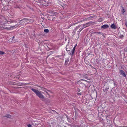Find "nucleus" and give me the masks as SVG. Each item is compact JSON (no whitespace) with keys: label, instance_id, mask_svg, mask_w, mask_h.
Here are the masks:
<instances>
[{"label":"nucleus","instance_id":"nucleus-10","mask_svg":"<svg viewBox=\"0 0 127 127\" xmlns=\"http://www.w3.org/2000/svg\"><path fill=\"white\" fill-rule=\"evenodd\" d=\"M91 23L90 22H88L87 23H86V24H84V25L86 27L89 26L90 25V24Z\"/></svg>","mask_w":127,"mask_h":127},{"label":"nucleus","instance_id":"nucleus-7","mask_svg":"<svg viewBox=\"0 0 127 127\" xmlns=\"http://www.w3.org/2000/svg\"><path fill=\"white\" fill-rule=\"evenodd\" d=\"M4 117H7L8 118H10L11 117V115L9 114H6V115L3 116Z\"/></svg>","mask_w":127,"mask_h":127},{"label":"nucleus","instance_id":"nucleus-17","mask_svg":"<svg viewBox=\"0 0 127 127\" xmlns=\"http://www.w3.org/2000/svg\"><path fill=\"white\" fill-rule=\"evenodd\" d=\"M86 28V27L84 25V24L82 26V28L83 30L84 29Z\"/></svg>","mask_w":127,"mask_h":127},{"label":"nucleus","instance_id":"nucleus-31","mask_svg":"<svg viewBox=\"0 0 127 127\" xmlns=\"http://www.w3.org/2000/svg\"><path fill=\"white\" fill-rule=\"evenodd\" d=\"M11 28H8L7 29H10Z\"/></svg>","mask_w":127,"mask_h":127},{"label":"nucleus","instance_id":"nucleus-30","mask_svg":"<svg viewBox=\"0 0 127 127\" xmlns=\"http://www.w3.org/2000/svg\"><path fill=\"white\" fill-rule=\"evenodd\" d=\"M106 116V118L107 119V117H108V116Z\"/></svg>","mask_w":127,"mask_h":127},{"label":"nucleus","instance_id":"nucleus-11","mask_svg":"<svg viewBox=\"0 0 127 127\" xmlns=\"http://www.w3.org/2000/svg\"><path fill=\"white\" fill-rule=\"evenodd\" d=\"M69 60L68 59H66L65 61V65H67L68 64V62Z\"/></svg>","mask_w":127,"mask_h":127},{"label":"nucleus","instance_id":"nucleus-36","mask_svg":"<svg viewBox=\"0 0 127 127\" xmlns=\"http://www.w3.org/2000/svg\"><path fill=\"white\" fill-rule=\"evenodd\" d=\"M78 23V22H77V23H76V24H77V23Z\"/></svg>","mask_w":127,"mask_h":127},{"label":"nucleus","instance_id":"nucleus-23","mask_svg":"<svg viewBox=\"0 0 127 127\" xmlns=\"http://www.w3.org/2000/svg\"><path fill=\"white\" fill-rule=\"evenodd\" d=\"M101 35H102L104 37H105V36H104V34L103 33H101Z\"/></svg>","mask_w":127,"mask_h":127},{"label":"nucleus","instance_id":"nucleus-35","mask_svg":"<svg viewBox=\"0 0 127 127\" xmlns=\"http://www.w3.org/2000/svg\"><path fill=\"white\" fill-rule=\"evenodd\" d=\"M19 77H18V78L19 79Z\"/></svg>","mask_w":127,"mask_h":127},{"label":"nucleus","instance_id":"nucleus-34","mask_svg":"<svg viewBox=\"0 0 127 127\" xmlns=\"http://www.w3.org/2000/svg\"><path fill=\"white\" fill-rule=\"evenodd\" d=\"M80 90H79L78 91V92H79V91H80Z\"/></svg>","mask_w":127,"mask_h":127},{"label":"nucleus","instance_id":"nucleus-15","mask_svg":"<svg viewBox=\"0 0 127 127\" xmlns=\"http://www.w3.org/2000/svg\"><path fill=\"white\" fill-rule=\"evenodd\" d=\"M5 54V53L1 51H0V55H3Z\"/></svg>","mask_w":127,"mask_h":127},{"label":"nucleus","instance_id":"nucleus-32","mask_svg":"<svg viewBox=\"0 0 127 127\" xmlns=\"http://www.w3.org/2000/svg\"><path fill=\"white\" fill-rule=\"evenodd\" d=\"M79 94H80V95H81V93H79Z\"/></svg>","mask_w":127,"mask_h":127},{"label":"nucleus","instance_id":"nucleus-13","mask_svg":"<svg viewBox=\"0 0 127 127\" xmlns=\"http://www.w3.org/2000/svg\"><path fill=\"white\" fill-rule=\"evenodd\" d=\"M81 25H79V26H77L75 28V30L76 31L77 30H78L79 29V27Z\"/></svg>","mask_w":127,"mask_h":127},{"label":"nucleus","instance_id":"nucleus-12","mask_svg":"<svg viewBox=\"0 0 127 127\" xmlns=\"http://www.w3.org/2000/svg\"><path fill=\"white\" fill-rule=\"evenodd\" d=\"M44 31L46 33H47L49 32V31L48 29H45L44 30Z\"/></svg>","mask_w":127,"mask_h":127},{"label":"nucleus","instance_id":"nucleus-29","mask_svg":"<svg viewBox=\"0 0 127 127\" xmlns=\"http://www.w3.org/2000/svg\"><path fill=\"white\" fill-rule=\"evenodd\" d=\"M93 17L92 16H91L89 18H93Z\"/></svg>","mask_w":127,"mask_h":127},{"label":"nucleus","instance_id":"nucleus-38","mask_svg":"<svg viewBox=\"0 0 127 127\" xmlns=\"http://www.w3.org/2000/svg\"><path fill=\"white\" fill-rule=\"evenodd\" d=\"M14 27V26H13V27Z\"/></svg>","mask_w":127,"mask_h":127},{"label":"nucleus","instance_id":"nucleus-4","mask_svg":"<svg viewBox=\"0 0 127 127\" xmlns=\"http://www.w3.org/2000/svg\"><path fill=\"white\" fill-rule=\"evenodd\" d=\"M119 72L123 76L125 77H126V75L125 73L123 70L121 69L120 70Z\"/></svg>","mask_w":127,"mask_h":127},{"label":"nucleus","instance_id":"nucleus-24","mask_svg":"<svg viewBox=\"0 0 127 127\" xmlns=\"http://www.w3.org/2000/svg\"><path fill=\"white\" fill-rule=\"evenodd\" d=\"M125 24L126 26L127 27V22H126L125 23Z\"/></svg>","mask_w":127,"mask_h":127},{"label":"nucleus","instance_id":"nucleus-19","mask_svg":"<svg viewBox=\"0 0 127 127\" xmlns=\"http://www.w3.org/2000/svg\"><path fill=\"white\" fill-rule=\"evenodd\" d=\"M82 76L83 77L85 78L86 79H87V78H88L86 76V75H83Z\"/></svg>","mask_w":127,"mask_h":127},{"label":"nucleus","instance_id":"nucleus-16","mask_svg":"<svg viewBox=\"0 0 127 127\" xmlns=\"http://www.w3.org/2000/svg\"><path fill=\"white\" fill-rule=\"evenodd\" d=\"M83 30V29H82V28L81 29H80L79 30V31L78 32H79L78 33V34H79L80 33V32H81L82 30Z\"/></svg>","mask_w":127,"mask_h":127},{"label":"nucleus","instance_id":"nucleus-28","mask_svg":"<svg viewBox=\"0 0 127 127\" xmlns=\"http://www.w3.org/2000/svg\"><path fill=\"white\" fill-rule=\"evenodd\" d=\"M125 51L126 52H127V49H126L125 50Z\"/></svg>","mask_w":127,"mask_h":127},{"label":"nucleus","instance_id":"nucleus-39","mask_svg":"<svg viewBox=\"0 0 127 127\" xmlns=\"http://www.w3.org/2000/svg\"><path fill=\"white\" fill-rule=\"evenodd\" d=\"M34 1H35V0H34Z\"/></svg>","mask_w":127,"mask_h":127},{"label":"nucleus","instance_id":"nucleus-25","mask_svg":"<svg viewBox=\"0 0 127 127\" xmlns=\"http://www.w3.org/2000/svg\"><path fill=\"white\" fill-rule=\"evenodd\" d=\"M14 36H13V37H12V39H11V38H10V39H12V40H13V39H14Z\"/></svg>","mask_w":127,"mask_h":127},{"label":"nucleus","instance_id":"nucleus-1","mask_svg":"<svg viewBox=\"0 0 127 127\" xmlns=\"http://www.w3.org/2000/svg\"><path fill=\"white\" fill-rule=\"evenodd\" d=\"M31 90L36 94V95L39 98L41 99H43L44 98V95L42 94L41 92L33 88H31Z\"/></svg>","mask_w":127,"mask_h":127},{"label":"nucleus","instance_id":"nucleus-14","mask_svg":"<svg viewBox=\"0 0 127 127\" xmlns=\"http://www.w3.org/2000/svg\"><path fill=\"white\" fill-rule=\"evenodd\" d=\"M109 89V88L108 87L107 88H106L104 89V91L105 92H107L108 91Z\"/></svg>","mask_w":127,"mask_h":127},{"label":"nucleus","instance_id":"nucleus-27","mask_svg":"<svg viewBox=\"0 0 127 127\" xmlns=\"http://www.w3.org/2000/svg\"><path fill=\"white\" fill-rule=\"evenodd\" d=\"M114 86H116V84H115V83H114Z\"/></svg>","mask_w":127,"mask_h":127},{"label":"nucleus","instance_id":"nucleus-8","mask_svg":"<svg viewBox=\"0 0 127 127\" xmlns=\"http://www.w3.org/2000/svg\"><path fill=\"white\" fill-rule=\"evenodd\" d=\"M121 7L122 8L121 10V12L122 14H124L125 12V9L124 8L123 6Z\"/></svg>","mask_w":127,"mask_h":127},{"label":"nucleus","instance_id":"nucleus-21","mask_svg":"<svg viewBox=\"0 0 127 127\" xmlns=\"http://www.w3.org/2000/svg\"><path fill=\"white\" fill-rule=\"evenodd\" d=\"M119 37L121 38H123L124 37V36L123 35H120Z\"/></svg>","mask_w":127,"mask_h":127},{"label":"nucleus","instance_id":"nucleus-18","mask_svg":"<svg viewBox=\"0 0 127 127\" xmlns=\"http://www.w3.org/2000/svg\"><path fill=\"white\" fill-rule=\"evenodd\" d=\"M94 33H96V34H101V32H94Z\"/></svg>","mask_w":127,"mask_h":127},{"label":"nucleus","instance_id":"nucleus-20","mask_svg":"<svg viewBox=\"0 0 127 127\" xmlns=\"http://www.w3.org/2000/svg\"><path fill=\"white\" fill-rule=\"evenodd\" d=\"M81 86H82L84 87L85 86V85L84 84H83V83L81 84V85L80 86V87Z\"/></svg>","mask_w":127,"mask_h":127},{"label":"nucleus","instance_id":"nucleus-22","mask_svg":"<svg viewBox=\"0 0 127 127\" xmlns=\"http://www.w3.org/2000/svg\"><path fill=\"white\" fill-rule=\"evenodd\" d=\"M28 127H32V125L30 124H29L28 125Z\"/></svg>","mask_w":127,"mask_h":127},{"label":"nucleus","instance_id":"nucleus-37","mask_svg":"<svg viewBox=\"0 0 127 127\" xmlns=\"http://www.w3.org/2000/svg\"><path fill=\"white\" fill-rule=\"evenodd\" d=\"M69 119V120H70V119H69L68 118V120Z\"/></svg>","mask_w":127,"mask_h":127},{"label":"nucleus","instance_id":"nucleus-9","mask_svg":"<svg viewBox=\"0 0 127 127\" xmlns=\"http://www.w3.org/2000/svg\"><path fill=\"white\" fill-rule=\"evenodd\" d=\"M31 20L29 19H28L27 18H23L22 19L20 20V21H23V20H25V21L28 20V21H30V20Z\"/></svg>","mask_w":127,"mask_h":127},{"label":"nucleus","instance_id":"nucleus-2","mask_svg":"<svg viewBox=\"0 0 127 127\" xmlns=\"http://www.w3.org/2000/svg\"><path fill=\"white\" fill-rule=\"evenodd\" d=\"M73 48V46L71 44H68L66 47V50L68 51V53H70V51L71 49ZM71 53V52H70Z\"/></svg>","mask_w":127,"mask_h":127},{"label":"nucleus","instance_id":"nucleus-3","mask_svg":"<svg viewBox=\"0 0 127 127\" xmlns=\"http://www.w3.org/2000/svg\"><path fill=\"white\" fill-rule=\"evenodd\" d=\"M77 45V44L75 45L74 47L73 48L72 50L70 51L71 53H69L70 54V55H71L72 56H73L74 55V51L75 50V47Z\"/></svg>","mask_w":127,"mask_h":127},{"label":"nucleus","instance_id":"nucleus-5","mask_svg":"<svg viewBox=\"0 0 127 127\" xmlns=\"http://www.w3.org/2000/svg\"><path fill=\"white\" fill-rule=\"evenodd\" d=\"M109 27V26L107 24L104 25L101 27V29H106L108 28Z\"/></svg>","mask_w":127,"mask_h":127},{"label":"nucleus","instance_id":"nucleus-26","mask_svg":"<svg viewBox=\"0 0 127 127\" xmlns=\"http://www.w3.org/2000/svg\"><path fill=\"white\" fill-rule=\"evenodd\" d=\"M66 116L67 118V119H68V116L67 115H66Z\"/></svg>","mask_w":127,"mask_h":127},{"label":"nucleus","instance_id":"nucleus-33","mask_svg":"<svg viewBox=\"0 0 127 127\" xmlns=\"http://www.w3.org/2000/svg\"><path fill=\"white\" fill-rule=\"evenodd\" d=\"M42 19H44V18H42Z\"/></svg>","mask_w":127,"mask_h":127},{"label":"nucleus","instance_id":"nucleus-6","mask_svg":"<svg viewBox=\"0 0 127 127\" xmlns=\"http://www.w3.org/2000/svg\"><path fill=\"white\" fill-rule=\"evenodd\" d=\"M111 27L112 29H115L116 28V26H115L114 24H113L111 25Z\"/></svg>","mask_w":127,"mask_h":127}]
</instances>
